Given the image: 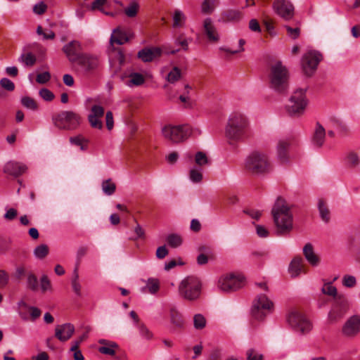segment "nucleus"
Returning a JSON list of instances; mask_svg holds the SVG:
<instances>
[{
	"mask_svg": "<svg viewBox=\"0 0 360 360\" xmlns=\"http://www.w3.org/2000/svg\"><path fill=\"white\" fill-rule=\"evenodd\" d=\"M271 214L278 235L288 233L292 229V214L284 199L277 198L272 207Z\"/></svg>",
	"mask_w": 360,
	"mask_h": 360,
	"instance_id": "obj_1",
	"label": "nucleus"
},
{
	"mask_svg": "<svg viewBox=\"0 0 360 360\" xmlns=\"http://www.w3.org/2000/svg\"><path fill=\"white\" fill-rule=\"evenodd\" d=\"M226 138L230 141H240L250 135L248 119L240 112H233L229 116L225 129Z\"/></svg>",
	"mask_w": 360,
	"mask_h": 360,
	"instance_id": "obj_2",
	"label": "nucleus"
},
{
	"mask_svg": "<svg viewBox=\"0 0 360 360\" xmlns=\"http://www.w3.org/2000/svg\"><path fill=\"white\" fill-rule=\"evenodd\" d=\"M270 87L279 93H284L289 87V73L281 62L271 65L269 75Z\"/></svg>",
	"mask_w": 360,
	"mask_h": 360,
	"instance_id": "obj_3",
	"label": "nucleus"
},
{
	"mask_svg": "<svg viewBox=\"0 0 360 360\" xmlns=\"http://www.w3.org/2000/svg\"><path fill=\"white\" fill-rule=\"evenodd\" d=\"M82 122L81 115L72 110H63L53 117L54 125L60 129L76 130L80 127Z\"/></svg>",
	"mask_w": 360,
	"mask_h": 360,
	"instance_id": "obj_4",
	"label": "nucleus"
},
{
	"mask_svg": "<svg viewBox=\"0 0 360 360\" xmlns=\"http://www.w3.org/2000/svg\"><path fill=\"white\" fill-rule=\"evenodd\" d=\"M202 289L201 281L195 276H187L179 285V293L187 300L193 301L200 297Z\"/></svg>",
	"mask_w": 360,
	"mask_h": 360,
	"instance_id": "obj_5",
	"label": "nucleus"
},
{
	"mask_svg": "<svg viewBox=\"0 0 360 360\" xmlns=\"http://www.w3.org/2000/svg\"><path fill=\"white\" fill-rule=\"evenodd\" d=\"M245 168L252 174H260L270 172L271 166L265 154L253 152L246 159Z\"/></svg>",
	"mask_w": 360,
	"mask_h": 360,
	"instance_id": "obj_6",
	"label": "nucleus"
},
{
	"mask_svg": "<svg viewBox=\"0 0 360 360\" xmlns=\"http://www.w3.org/2000/svg\"><path fill=\"white\" fill-rule=\"evenodd\" d=\"M245 278L240 273H227L221 275L217 281V288L226 292L236 291L245 285Z\"/></svg>",
	"mask_w": 360,
	"mask_h": 360,
	"instance_id": "obj_7",
	"label": "nucleus"
},
{
	"mask_svg": "<svg viewBox=\"0 0 360 360\" xmlns=\"http://www.w3.org/2000/svg\"><path fill=\"white\" fill-rule=\"evenodd\" d=\"M307 104L306 89H298L290 96L286 110L290 116L298 117L304 113Z\"/></svg>",
	"mask_w": 360,
	"mask_h": 360,
	"instance_id": "obj_8",
	"label": "nucleus"
},
{
	"mask_svg": "<svg viewBox=\"0 0 360 360\" xmlns=\"http://www.w3.org/2000/svg\"><path fill=\"white\" fill-rule=\"evenodd\" d=\"M162 133L166 139L173 143H180L192 134L193 129L188 124L167 125L162 128Z\"/></svg>",
	"mask_w": 360,
	"mask_h": 360,
	"instance_id": "obj_9",
	"label": "nucleus"
},
{
	"mask_svg": "<svg viewBox=\"0 0 360 360\" xmlns=\"http://www.w3.org/2000/svg\"><path fill=\"white\" fill-rule=\"evenodd\" d=\"M274 309V303L265 295H258L252 303L251 313L257 320H262Z\"/></svg>",
	"mask_w": 360,
	"mask_h": 360,
	"instance_id": "obj_10",
	"label": "nucleus"
},
{
	"mask_svg": "<svg viewBox=\"0 0 360 360\" xmlns=\"http://www.w3.org/2000/svg\"><path fill=\"white\" fill-rule=\"evenodd\" d=\"M287 320L290 326L301 333H309L312 328V323L309 319L302 312L292 310L288 315Z\"/></svg>",
	"mask_w": 360,
	"mask_h": 360,
	"instance_id": "obj_11",
	"label": "nucleus"
},
{
	"mask_svg": "<svg viewBox=\"0 0 360 360\" xmlns=\"http://www.w3.org/2000/svg\"><path fill=\"white\" fill-rule=\"evenodd\" d=\"M322 58V55L316 51H309L306 53L302 60V65L304 73L308 76L312 75Z\"/></svg>",
	"mask_w": 360,
	"mask_h": 360,
	"instance_id": "obj_12",
	"label": "nucleus"
},
{
	"mask_svg": "<svg viewBox=\"0 0 360 360\" xmlns=\"http://www.w3.org/2000/svg\"><path fill=\"white\" fill-rule=\"evenodd\" d=\"M342 334L349 338H354L360 333V316L349 317L342 327Z\"/></svg>",
	"mask_w": 360,
	"mask_h": 360,
	"instance_id": "obj_13",
	"label": "nucleus"
},
{
	"mask_svg": "<svg viewBox=\"0 0 360 360\" xmlns=\"http://www.w3.org/2000/svg\"><path fill=\"white\" fill-rule=\"evenodd\" d=\"M273 9L277 15L285 20H290L294 15V6L288 0H275Z\"/></svg>",
	"mask_w": 360,
	"mask_h": 360,
	"instance_id": "obj_14",
	"label": "nucleus"
},
{
	"mask_svg": "<svg viewBox=\"0 0 360 360\" xmlns=\"http://www.w3.org/2000/svg\"><path fill=\"white\" fill-rule=\"evenodd\" d=\"M76 63L85 72H90L98 67L99 60L96 56L88 53H82Z\"/></svg>",
	"mask_w": 360,
	"mask_h": 360,
	"instance_id": "obj_15",
	"label": "nucleus"
},
{
	"mask_svg": "<svg viewBox=\"0 0 360 360\" xmlns=\"http://www.w3.org/2000/svg\"><path fill=\"white\" fill-rule=\"evenodd\" d=\"M104 108L99 105H94L91 107L90 113L88 115V121L92 128L101 129L103 128L102 117L104 115Z\"/></svg>",
	"mask_w": 360,
	"mask_h": 360,
	"instance_id": "obj_16",
	"label": "nucleus"
},
{
	"mask_svg": "<svg viewBox=\"0 0 360 360\" xmlns=\"http://www.w3.org/2000/svg\"><path fill=\"white\" fill-rule=\"evenodd\" d=\"M81 49L80 42L75 40L65 44L63 48V51L69 60L73 63H77L79 60V58L82 55V53H79Z\"/></svg>",
	"mask_w": 360,
	"mask_h": 360,
	"instance_id": "obj_17",
	"label": "nucleus"
},
{
	"mask_svg": "<svg viewBox=\"0 0 360 360\" xmlns=\"http://www.w3.org/2000/svg\"><path fill=\"white\" fill-rule=\"evenodd\" d=\"M203 31L209 41L217 43L220 40V34L210 18L204 20Z\"/></svg>",
	"mask_w": 360,
	"mask_h": 360,
	"instance_id": "obj_18",
	"label": "nucleus"
},
{
	"mask_svg": "<svg viewBox=\"0 0 360 360\" xmlns=\"http://www.w3.org/2000/svg\"><path fill=\"white\" fill-rule=\"evenodd\" d=\"M290 146V141L288 139H281L276 145V153L278 161L281 164L289 162L290 155L288 150Z\"/></svg>",
	"mask_w": 360,
	"mask_h": 360,
	"instance_id": "obj_19",
	"label": "nucleus"
},
{
	"mask_svg": "<svg viewBox=\"0 0 360 360\" xmlns=\"http://www.w3.org/2000/svg\"><path fill=\"white\" fill-rule=\"evenodd\" d=\"M75 333V326L71 323L58 325L55 328V337L60 342L70 340Z\"/></svg>",
	"mask_w": 360,
	"mask_h": 360,
	"instance_id": "obj_20",
	"label": "nucleus"
},
{
	"mask_svg": "<svg viewBox=\"0 0 360 360\" xmlns=\"http://www.w3.org/2000/svg\"><path fill=\"white\" fill-rule=\"evenodd\" d=\"M162 54V49L159 47L146 48L138 53V57L143 62H150Z\"/></svg>",
	"mask_w": 360,
	"mask_h": 360,
	"instance_id": "obj_21",
	"label": "nucleus"
},
{
	"mask_svg": "<svg viewBox=\"0 0 360 360\" xmlns=\"http://www.w3.org/2000/svg\"><path fill=\"white\" fill-rule=\"evenodd\" d=\"M27 170V167L22 163L8 162L4 167V172L10 175L18 176Z\"/></svg>",
	"mask_w": 360,
	"mask_h": 360,
	"instance_id": "obj_22",
	"label": "nucleus"
},
{
	"mask_svg": "<svg viewBox=\"0 0 360 360\" xmlns=\"http://www.w3.org/2000/svg\"><path fill=\"white\" fill-rule=\"evenodd\" d=\"M130 39L128 33L124 30H122L120 27L115 29L110 37V44H117L122 45L127 42Z\"/></svg>",
	"mask_w": 360,
	"mask_h": 360,
	"instance_id": "obj_23",
	"label": "nucleus"
},
{
	"mask_svg": "<svg viewBox=\"0 0 360 360\" xmlns=\"http://www.w3.org/2000/svg\"><path fill=\"white\" fill-rule=\"evenodd\" d=\"M146 81L145 77L139 72H131L127 76L125 84L129 87L139 86Z\"/></svg>",
	"mask_w": 360,
	"mask_h": 360,
	"instance_id": "obj_24",
	"label": "nucleus"
},
{
	"mask_svg": "<svg viewBox=\"0 0 360 360\" xmlns=\"http://www.w3.org/2000/svg\"><path fill=\"white\" fill-rule=\"evenodd\" d=\"M19 306L24 307L25 309H27L30 311V318L27 315H25L22 313L20 314L21 318L24 320L30 319L31 321H34L41 316V311L37 307L28 306L24 302H20Z\"/></svg>",
	"mask_w": 360,
	"mask_h": 360,
	"instance_id": "obj_25",
	"label": "nucleus"
},
{
	"mask_svg": "<svg viewBox=\"0 0 360 360\" xmlns=\"http://www.w3.org/2000/svg\"><path fill=\"white\" fill-rule=\"evenodd\" d=\"M326 131L324 128L319 123L316 124L312 137V143L317 147H321L325 139Z\"/></svg>",
	"mask_w": 360,
	"mask_h": 360,
	"instance_id": "obj_26",
	"label": "nucleus"
},
{
	"mask_svg": "<svg viewBox=\"0 0 360 360\" xmlns=\"http://www.w3.org/2000/svg\"><path fill=\"white\" fill-rule=\"evenodd\" d=\"M303 252L307 260L312 265L317 266L319 263L318 256L314 253L311 244L307 243L303 248Z\"/></svg>",
	"mask_w": 360,
	"mask_h": 360,
	"instance_id": "obj_27",
	"label": "nucleus"
},
{
	"mask_svg": "<svg viewBox=\"0 0 360 360\" xmlns=\"http://www.w3.org/2000/svg\"><path fill=\"white\" fill-rule=\"evenodd\" d=\"M242 18V13L238 10H229L221 15L222 22H237Z\"/></svg>",
	"mask_w": 360,
	"mask_h": 360,
	"instance_id": "obj_28",
	"label": "nucleus"
},
{
	"mask_svg": "<svg viewBox=\"0 0 360 360\" xmlns=\"http://www.w3.org/2000/svg\"><path fill=\"white\" fill-rule=\"evenodd\" d=\"M173 24L174 28L184 27L186 22V15L184 12L179 9H175L172 15Z\"/></svg>",
	"mask_w": 360,
	"mask_h": 360,
	"instance_id": "obj_29",
	"label": "nucleus"
},
{
	"mask_svg": "<svg viewBox=\"0 0 360 360\" xmlns=\"http://www.w3.org/2000/svg\"><path fill=\"white\" fill-rule=\"evenodd\" d=\"M302 269V258H295L291 262L289 266V273L292 277L297 276Z\"/></svg>",
	"mask_w": 360,
	"mask_h": 360,
	"instance_id": "obj_30",
	"label": "nucleus"
},
{
	"mask_svg": "<svg viewBox=\"0 0 360 360\" xmlns=\"http://www.w3.org/2000/svg\"><path fill=\"white\" fill-rule=\"evenodd\" d=\"M171 323L176 327L181 328L184 326V321L181 314L174 308L169 311Z\"/></svg>",
	"mask_w": 360,
	"mask_h": 360,
	"instance_id": "obj_31",
	"label": "nucleus"
},
{
	"mask_svg": "<svg viewBox=\"0 0 360 360\" xmlns=\"http://www.w3.org/2000/svg\"><path fill=\"white\" fill-rule=\"evenodd\" d=\"M70 142L72 145L80 147V149L84 150L87 148L89 141L82 135H77L70 138Z\"/></svg>",
	"mask_w": 360,
	"mask_h": 360,
	"instance_id": "obj_32",
	"label": "nucleus"
},
{
	"mask_svg": "<svg viewBox=\"0 0 360 360\" xmlns=\"http://www.w3.org/2000/svg\"><path fill=\"white\" fill-rule=\"evenodd\" d=\"M36 56L31 52L22 53L19 57V62L23 63L26 66H33L36 63Z\"/></svg>",
	"mask_w": 360,
	"mask_h": 360,
	"instance_id": "obj_33",
	"label": "nucleus"
},
{
	"mask_svg": "<svg viewBox=\"0 0 360 360\" xmlns=\"http://www.w3.org/2000/svg\"><path fill=\"white\" fill-rule=\"evenodd\" d=\"M118 348V345L115 342H110L108 345H103L98 348V351L100 353L103 354H107L110 356H113L116 353V349Z\"/></svg>",
	"mask_w": 360,
	"mask_h": 360,
	"instance_id": "obj_34",
	"label": "nucleus"
},
{
	"mask_svg": "<svg viewBox=\"0 0 360 360\" xmlns=\"http://www.w3.org/2000/svg\"><path fill=\"white\" fill-rule=\"evenodd\" d=\"M318 207L322 220L325 222H328L330 220V211L325 202L323 200H319Z\"/></svg>",
	"mask_w": 360,
	"mask_h": 360,
	"instance_id": "obj_35",
	"label": "nucleus"
},
{
	"mask_svg": "<svg viewBox=\"0 0 360 360\" xmlns=\"http://www.w3.org/2000/svg\"><path fill=\"white\" fill-rule=\"evenodd\" d=\"M217 0H204L201 5V11L204 14H211L215 8Z\"/></svg>",
	"mask_w": 360,
	"mask_h": 360,
	"instance_id": "obj_36",
	"label": "nucleus"
},
{
	"mask_svg": "<svg viewBox=\"0 0 360 360\" xmlns=\"http://www.w3.org/2000/svg\"><path fill=\"white\" fill-rule=\"evenodd\" d=\"M102 190L105 194L111 195L116 190V185L110 179L105 180L102 183Z\"/></svg>",
	"mask_w": 360,
	"mask_h": 360,
	"instance_id": "obj_37",
	"label": "nucleus"
},
{
	"mask_svg": "<svg viewBox=\"0 0 360 360\" xmlns=\"http://www.w3.org/2000/svg\"><path fill=\"white\" fill-rule=\"evenodd\" d=\"M146 288L150 294H155L160 289V281L157 278H148L146 281Z\"/></svg>",
	"mask_w": 360,
	"mask_h": 360,
	"instance_id": "obj_38",
	"label": "nucleus"
},
{
	"mask_svg": "<svg viewBox=\"0 0 360 360\" xmlns=\"http://www.w3.org/2000/svg\"><path fill=\"white\" fill-rule=\"evenodd\" d=\"M207 324L205 317L201 314H197L193 316V326L197 330L203 329Z\"/></svg>",
	"mask_w": 360,
	"mask_h": 360,
	"instance_id": "obj_39",
	"label": "nucleus"
},
{
	"mask_svg": "<svg viewBox=\"0 0 360 360\" xmlns=\"http://www.w3.org/2000/svg\"><path fill=\"white\" fill-rule=\"evenodd\" d=\"M22 105L27 109L32 110H37L38 109V104L34 99L29 96H25L21 98Z\"/></svg>",
	"mask_w": 360,
	"mask_h": 360,
	"instance_id": "obj_40",
	"label": "nucleus"
},
{
	"mask_svg": "<svg viewBox=\"0 0 360 360\" xmlns=\"http://www.w3.org/2000/svg\"><path fill=\"white\" fill-rule=\"evenodd\" d=\"M181 76V71L177 67H174L172 70L167 75V81L170 83L177 82Z\"/></svg>",
	"mask_w": 360,
	"mask_h": 360,
	"instance_id": "obj_41",
	"label": "nucleus"
},
{
	"mask_svg": "<svg viewBox=\"0 0 360 360\" xmlns=\"http://www.w3.org/2000/svg\"><path fill=\"white\" fill-rule=\"evenodd\" d=\"M49 253V248L46 245L41 244L35 248L34 255L38 259L44 258Z\"/></svg>",
	"mask_w": 360,
	"mask_h": 360,
	"instance_id": "obj_42",
	"label": "nucleus"
},
{
	"mask_svg": "<svg viewBox=\"0 0 360 360\" xmlns=\"http://www.w3.org/2000/svg\"><path fill=\"white\" fill-rule=\"evenodd\" d=\"M27 288L31 290L36 291L38 289V280L37 276L32 272L27 274Z\"/></svg>",
	"mask_w": 360,
	"mask_h": 360,
	"instance_id": "obj_43",
	"label": "nucleus"
},
{
	"mask_svg": "<svg viewBox=\"0 0 360 360\" xmlns=\"http://www.w3.org/2000/svg\"><path fill=\"white\" fill-rule=\"evenodd\" d=\"M195 162L198 166L203 167L209 165L210 161L205 153L199 151L195 155Z\"/></svg>",
	"mask_w": 360,
	"mask_h": 360,
	"instance_id": "obj_44",
	"label": "nucleus"
},
{
	"mask_svg": "<svg viewBox=\"0 0 360 360\" xmlns=\"http://www.w3.org/2000/svg\"><path fill=\"white\" fill-rule=\"evenodd\" d=\"M79 345L78 342H72L70 351L73 352V358L75 360H84V356L82 352L79 349Z\"/></svg>",
	"mask_w": 360,
	"mask_h": 360,
	"instance_id": "obj_45",
	"label": "nucleus"
},
{
	"mask_svg": "<svg viewBox=\"0 0 360 360\" xmlns=\"http://www.w3.org/2000/svg\"><path fill=\"white\" fill-rule=\"evenodd\" d=\"M191 39L185 37L183 34L179 35L176 38L174 44L176 46H181V49L184 51H188V44L191 41Z\"/></svg>",
	"mask_w": 360,
	"mask_h": 360,
	"instance_id": "obj_46",
	"label": "nucleus"
},
{
	"mask_svg": "<svg viewBox=\"0 0 360 360\" xmlns=\"http://www.w3.org/2000/svg\"><path fill=\"white\" fill-rule=\"evenodd\" d=\"M238 44H239V47L238 49H236V50H231L229 48H226V47H223V46L220 47L219 50L221 51H224L226 55H231V54H236L238 53H240L244 51L243 46L245 44V41L243 39H240L238 41Z\"/></svg>",
	"mask_w": 360,
	"mask_h": 360,
	"instance_id": "obj_47",
	"label": "nucleus"
},
{
	"mask_svg": "<svg viewBox=\"0 0 360 360\" xmlns=\"http://www.w3.org/2000/svg\"><path fill=\"white\" fill-rule=\"evenodd\" d=\"M167 243L172 248H177L182 243L181 238L176 234H170L167 238Z\"/></svg>",
	"mask_w": 360,
	"mask_h": 360,
	"instance_id": "obj_48",
	"label": "nucleus"
},
{
	"mask_svg": "<svg viewBox=\"0 0 360 360\" xmlns=\"http://www.w3.org/2000/svg\"><path fill=\"white\" fill-rule=\"evenodd\" d=\"M40 288L42 292L52 290V285L46 275H43L40 278Z\"/></svg>",
	"mask_w": 360,
	"mask_h": 360,
	"instance_id": "obj_49",
	"label": "nucleus"
},
{
	"mask_svg": "<svg viewBox=\"0 0 360 360\" xmlns=\"http://www.w3.org/2000/svg\"><path fill=\"white\" fill-rule=\"evenodd\" d=\"M344 315V312L339 310L337 307H333L328 314V319L330 322H335L341 319Z\"/></svg>",
	"mask_w": 360,
	"mask_h": 360,
	"instance_id": "obj_50",
	"label": "nucleus"
},
{
	"mask_svg": "<svg viewBox=\"0 0 360 360\" xmlns=\"http://www.w3.org/2000/svg\"><path fill=\"white\" fill-rule=\"evenodd\" d=\"M139 10V4L136 2L131 3L125 9V14L129 18H134L136 15Z\"/></svg>",
	"mask_w": 360,
	"mask_h": 360,
	"instance_id": "obj_51",
	"label": "nucleus"
},
{
	"mask_svg": "<svg viewBox=\"0 0 360 360\" xmlns=\"http://www.w3.org/2000/svg\"><path fill=\"white\" fill-rule=\"evenodd\" d=\"M190 179L194 183L200 182L202 179L201 170L197 168H193L189 173Z\"/></svg>",
	"mask_w": 360,
	"mask_h": 360,
	"instance_id": "obj_52",
	"label": "nucleus"
},
{
	"mask_svg": "<svg viewBox=\"0 0 360 360\" xmlns=\"http://www.w3.org/2000/svg\"><path fill=\"white\" fill-rule=\"evenodd\" d=\"M72 287L75 292V293L80 296L81 295V285L79 282V275L77 272V270L75 271V276L72 280Z\"/></svg>",
	"mask_w": 360,
	"mask_h": 360,
	"instance_id": "obj_53",
	"label": "nucleus"
},
{
	"mask_svg": "<svg viewBox=\"0 0 360 360\" xmlns=\"http://www.w3.org/2000/svg\"><path fill=\"white\" fill-rule=\"evenodd\" d=\"M1 86L8 91H13L15 89L14 83L8 78H2L0 80Z\"/></svg>",
	"mask_w": 360,
	"mask_h": 360,
	"instance_id": "obj_54",
	"label": "nucleus"
},
{
	"mask_svg": "<svg viewBox=\"0 0 360 360\" xmlns=\"http://www.w3.org/2000/svg\"><path fill=\"white\" fill-rule=\"evenodd\" d=\"M322 292L326 295L333 297H335L337 295V289L331 283L325 284L322 288Z\"/></svg>",
	"mask_w": 360,
	"mask_h": 360,
	"instance_id": "obj_55",
	"label": "nucleus"
},
{
	"mask_svg": "<svg viewBox=\"0 0 360 360\" xmlns=\"http://www.w3.org/2000/svg\"><path fill=\"white\" fill-rule=\"evenodd\" d=\"M140 335L146 340H150L153 338V333L144 324H139L138 326Z\"/></svg>",
	"mask_w": 360,
	"mask_h": 360,
	"instance_id": "obj_56",
	"label": "nucleus"
},
{
	"mask_svg": "<svg viewBox=\"0 0 360 360\" xmlns=\"http://www.w3.org/2000/svg\"><path fill=\"white\" fill-rule=\"evenodd\" d=\"M342 284L347 288H352L356 285V280L353 276L345 275L342 278Z\"/></svg>",
	"mask_w": 360,
	"mask_h": 360,
	"instance_id": "obj_57",
	"label": "nucleus"
},
{
	"mask_svg": "<svg viewBox=\"0 0 360 360\" xmlns=\"http://www.w3.org/2000/svg\"><path fill=\"white\" fill-rule=\"evenodd\" d=\"M39 96L46 101H51L54 98V94L48 89H41L39 92Z\"/></svg>",
	"mask_w": 360,
	"mask_h": 360,
	"instance_id": "obj_58",
	"label": "nucleus"
},
{
	"mask_svg": "<svg viewBox=\"0 0 360 360\" xmlns=\"http://www.w3.org/2000/svg\"><path fill=\"white\" fill-rule=\"evenodd\" d=\"M46 10L47 6L43 1L36 4L33 7V12L37 15H42L46 11Z\"/></svg>",
	"mask_w": 360,
	"mask_h": 360,
	"instance_id": "obj_59",
	"label": "nucleus"
},
{
	"mask_svg": "<svg viewBox=\"0 0 360 360\" xmlns=\"http://www.w3.org/2000/svg\"><path fill=\"white\" fill-rule=\"evenodd\" d=\"M51 79V75L49 72H44L37 75L36 81L39 84H46Z\"/></svg>",
	"mask_w": 360,
	"mask_h": 360,
	"instance_id": "obj_60",
	"label": "nucleus"
},
{
	"mask_svg": "<svg viewBox=\"0 0 360 360\" xmlns=\"http://www.w3.org/2000/svg\"><path fill=\"white\" fill-rule=\"evenodd\" d=\"M9 281V276L7 272L3 269H0V288H3L7 285Z\"/></svg>",
	"mask_w": 360,
	"mask_h": 360,
	"instance_id": "obj_61",
	"label": "nucleus"
},
{
	"mask_svg": "<svg viewBox=\"0 0 360 360\" xmlns=\"http://www.w3.org/2000/svg\"><path fill=\"white\" fill-rule=\"evenodd\" d=\"M248 360H262V355L253 349L247 352Z\"/></svg>",
	"mask_w": 360,
	"mask_h": 360,
	"instance_id": "obj_62",
	"label": "nucleus"
},
{
	"mask_svg": "<svg viewBox=\"0 0 360 360\" xmlns=\"http://www.w3.org/2000/svg\"><path fill=\"white\" fill-rule=\"evenodd\" d=\"M347 160L348 164H349L352 166H356L359 163V159L358 155L354 153H351L348 155Z\"/></svg>",
	"mask_w": 360,
	"mask_h": 360,
	"instance_id": "obj_63",
	"label": "nucleus"
},
{
	"mask_svg": "<svg viewBox=\"0 0 360 360\" xmlns=\"http://www.w3.org/2000/svg\"><path fill=\"white\" fill-rule=\"evenodd\" d=\"M106 127L111 130L114 127L113 115L111 111H108L105 115Z\"/></svg>",
	"mask_w": 360,
	"mask_h": 360,
	"instance_id": "obj_64",
	"label": "nucleus"
}]
</instances>
